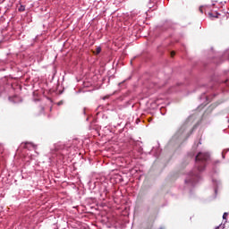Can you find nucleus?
<instances>
[{
  "label": "nucleus",
  "instance_id": "nucleus-3",
  "mask_svg": "<svg viewBox=\"0 0 229 229\" xmlns=\"http://www.w3.org/2000/svg\"><path fill=\"white\" fill-rule=\"evenodd\" d=\"M208 16L211 18L214 17L215 19H217L219 17V13H208Z\"/></svg>",
  "mask_w": 229,
  "mask_h": 229
},
{
  "label": "nucleus",
  "instance_id": "nucleus-2",
  "mask_svg": "<svg viewBox=\"0 0 229 229\" xmlns=\"http://www.w3.org/2000/svg\"><path fill=\"white\" fill-rule=\"evenodd\" d=\"M198 178V175H191V179H186V183H196V179Z\"/></svg>",
  "mask_w": 229,
  "mask_h": 229
},
{
  "label": "nucleus",
  "instance_id": "nucleus-7",
  "mask_svg": "<svg viewBox=\"0 0 229 229\" xmlns=\"http://www.w3.org/2000/svg\"><path fill=\"white\" fill-rule=\"evenodd\" d=\"M226 217H228V213H224L223 219H226Z\"/></svg>",
  "mask_w": 229,
  "mask_h": 229
},
{
  "label": "nucleus",
  "instance_id": "nucleus-5",
  "mask_svg": "<svg viewBox=\"0 0 229 229\" xmlns=\"http://www.w3.org/2000/svg\"><path fill=\"white\" fill-rule=\"evenodd\" d=\"M26 10V7L24 5H21L19 8H18V11L19 12H25Z\"/></svg>",
  "mask_w": 229,
  "mask_h": 229
},
{
  "label": "nucleus",
  "instance_id": "nucleus-6",
  "mask_svg": "<svg viewBox=\"0 0 229 229\" xmlns=\"http://www.w3.org/2000/svg\"><path fill=\"white\" fill-rule=\"evenodd\" d=\"M101 53V47H98L95 52V55H99Z\"/></svg>",
  "mask_w": 229,
  "mask_h": 229
},
{
  "label": "nucleus",
  "instance_id": "nucleus-4",
  "mask_svg": "<svg viewBox=\"0 0 229 229\" xmlns=\"http://www.w3.org/2000/svg\"><path fill=\"white\" fill-rule=\"evenodd\" d=\"M207 9V5H201L199 8V12H200V13H204L205 10Z\"/></svg>",
  "mask_w": 229,
  "mask_h": 229
},
{
  "label": "nucleus",
  "instance_id": "nucleus-9",
  "mask_svg": "<svg viewBox=\"0 0 229 229\" xmlns=\"http://www.w3.org/2000/svg\"><path fill=\"white\" fill-rule=\"evenodd\" d=\"M148 121H153V119L152 118H149V120Z\"/></svg>",
  "mask_w": 229,
  "mask_h": 229
},
{
  "label": "nucleus",
  "instance_id": "nucleus-8",
  "mask_svg": "<svg viewBox=\"0 0 229 229\" xmlns=\"http://www.w3.org/2000/svg\"><path fill=\"white\" fill-rule=\"evenodd\" d=\"M170 55H171V57L174 58V55H176V52L172 51Z\"/></svg>",
  "mask_w": 229,
  "mask_h": 229
},
{
  "label": "nucleus",
  "instance_id": "nucleus-1",
  "mask_svg": "<svg viewBox=\"0 0 229 229\" xmlns=\"http://www.w3.org/2000/svg\"><path fill=\"white\" fill-rule=\"evenodd\" d=\"M210 158V156L208 153H203L199 152L196 157H195V162L198 165V170L199 171H204L205 169V162H207Z\"/></svg>",
  "mask_w": 229,
  "mask_h": 229
}]
</instances>
